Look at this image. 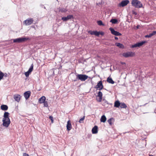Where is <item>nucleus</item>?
<instances>
[{
  "instance_id": "obj_1",
  "label": "nucleus",
  "mask_w": 156,
  "mask_h": 156,
  "mask_svg": "<svg viewBox=\"0 0 156 156\" xmlns=\"http://www.w3.org/2000/svg\"><path fill=\"white\" fill-rule=\"evenodd\" d=\"M9 114L8 112H4L3 115L4 118L2 119V125L3 126L6 127L9 126L10 123V119L9 117Z\"/></svg>"
},
{
  "instance_id": "obj_2",
  "label": "nucleus",
  "mask_w": 156,
  "mask_h": 156,
  "mask_svg": "<svg viewBox=\"0 0 156 156\" xmlns=\"http://www.w3.org/2000/svg\"><path fill=\"white\" fill-rule=\"evenodd\" d=\"M132 6L137 8L143 7V5L141 2L138 0H132L131 1Z\"/></svg>"
},
{
  "instance_id": "obj_3",
  "label": "nucleus",
  "mask_w": 156,
  "mask_h": 156,
  "mask_svg": "<svg viewBox=\"0 0 156 156\" xmlns=\"http://www.w3.org/2000/svg\"><path fill=\"white\" fill-rule=\"evenodd\" d=\"M76 79L74 80V81L77 80V79L80 80L82 81H84L87 79L88 76L84 74H77L76 75Z\"/></svg>"
},
{
  "instance_id": "obj_4",
  "label": "nucleus",
  "mask_w": 156,
  "mask_h": 156,
  "mask_svg": "<svg viewBox=\"0 0 156 156\" xmlns=\"http://www.w3.org/2000/svg\"><path fill=\"white\" fill-rule=\"evenodd\" d=\"M30 38L28 37H20L13 40V42L15 43H20L30 40Z\"/></svg>"
},
{
  "instance_id": "obj_5",
  "label": "nucleus",
  "mask_w": 156,
  "mask_h": 156,
  "mask_svg": "<svg viewBox=\"0 0 156 156\" xmlns=\"http://www.w3.org/2000/svg\"><path fill=\"white\" fill-rule=\"evenodd\" d=\"M34 20L33 18H28L26 20L23 22L24 24H25L26 26L30 25L33 22Z\"/></svg>"
},
{
  "instance_id": "obj_6",
  "label": "nucleus",
  "mask_w": 156,
  "mask_h": 156,
  "mask_svg": "<svg viewBox=\"0 0 156 156\" xmlns=\"http://www.w3.org/2000/svg\"><path fill=\"white\" fill-rule=\"evenodd\" d=\"M129 2L128 0H123L118 5V6L119 7H123L126 6Z\"/></svg>"
},
{
  "instance_id": "obj_7",
  "label": "nucleus",
  "mask_w": 156,
  "mask_h": 156,
  "mask_svg": "<svg viewBox=\"0 0 156 156\" xmlns=\"http://www.w3.org/2000/svg\"><path fill=\"white\" fill-rule=\"evenodd\" d=\"M134 55V53L132 52L128 51L122 54V55L125 57L127 58L129 57H132Z\"/></svg>"
},
{
  "instance_id": "obj_8",
  "label": "nucleus",
  "mask_w": 156,
  "mask_h": 156,
  "mask_svg": "<svg viewBox=\"0 0 156 156\" xmlns=\"http://www.w3.org/2000/svg\"><path fill=\"white\" fill-rule=\"evenodd\" d=\"M146 42H147V41H143L141 42H138L133 45L131 47L132 48H134L137 47H139L143 45L144 44H145Z\"/></svg>"
},
{
  "instance_id": "obj_9",
  "label": "nucleus",
  "mask_w": 156,
  "mask_h": 156,
  "mask_svg": "<svg viewBox=\"0 0 156 156\" xmlns=\"http://www.w3.org/2000/svg\"><path fill=\"white\" fill-rule=\"evenodd\" d=\"M109 30L111 31V33L115 36H121L122 35L119 32L116 31L115 30L111 27L109 28Z\"/></svg>"
},
{
  "instance_id": "obj_10",
  "label": "nucleus",
  "mask_w": 156,
  "mask_h": 156,
  "mask_svg": "<svg viewBox=\"0 0 156 156\" xmlns=\"http://www.w3.org/2000/svg\"><path fill=\"white\" fill-rule=\"evenodd\" d=\"M103 87L101 81H99L97 85L95 87L96 88H99V90H102Z\"/></svg>"
},
{
  "instance_id": "obj_11",
  "label": "nucleus",
  "mask_w": 156,
  "mask_h": 156,
  "mask_svg": "<svg viewBox=\"0 0 156 156\" xmlns=\"http://www.w3.org/2000/svg\"><path fill=\"white\" fill-rule=\"evenodd\" d=\"M73 18V16L72 15H68L66 17H63L62 18V20L64 21H66L67 20Z\"/></svg>"
},
{
  "instance_id": "obj_12",
  "label": "nucleus",
  "mask_w": 156,
  "mask_h": 156,
  "mask_svg": "<svg viewBox=\"0 0 156 156\" xmlns=\"http://www.w3.org/2000/svg\"><path fill=\"white\" fill-rule=\"evenodd\" d=\"M31 94V92L30 91H28L24 93V96L26 100H27L30 97Z\"/></svg>"
},
{
  "instance_id": "obj_13",
  "label": "nucleus",
  "mask_w": 156,
  "mask_h": 156,
  "mask_svg": "<svg viewBox=\"0 0 156 156\" xmlns=\"http://www.w3.org/2000/svg\"><path fill=\"white\" fill-rule=\"evenodd\" d=\"M88 33L92 35H95L97 36H98L99 35V34L98 32L97 31H89Z\"/></svg>"
},
{
  "instance_id": "obj_14",
  "label": "nucleus",
  "mask_w": 156,
  "mask_h": 156,
  "mask_svg": "<svg viewBox=\"0 0 156 156\" xmlns=\"http://www.w3.org/2000/svg\"><path fill=\"white\" fill-rule=\"evenodd\" d=\"M21 98V96L18 94H15L14 95V98L15 100L17 102H19L20 101Z\"/></svg>"
},
{
  "instance_id": "obj_15",
  "label": "nucleus",
  "mask_w": 156,
  "mask_h": 156,
  "mask_svg": "<svg viewBox=\"0 0 156 156\" xmlns=\"http://www.w3.org/2000/svg\"><path fill=\"white\" fill-rule=\"evenodd\" d=\"M66 128L67 129L68 131H69L72 129V125L70 120H69L67 122Z\"/></svg>"
},
{
  "instance_id": "obj_16",
  "label": "nucleus",
  "mask_w": 156,
  "mask_h": 156,
  "mask_svg": "<svg viewBox=\"0 0 156 156\" xmlns=\"http://www.w3.org/2000/svg\"><path fill=\"white\" fill-rule=\"evenodd\" d=\"M98 127L97 126H95L92 129V133L93 134H96L98 133Z\"/></svg>"
},
{
  "instance_id": "obj_17",
  "label": "nucleus",
  "mask_w": 156,
  "mask_h": 156,
  "mask_svg": "<svg viewBox=\"0 0 156 156\" xmlns=\"http://www.w3.org/2000/svg\"><path fill=\"white\" fill-rule=\"evenodd\" d=\"M46 100V98L44 96H43L39 99V102L40 103H43Z\"/></svg>"
},
{
  "instance_id": "obj_18",
  "label": "nucleus",
  "mask_w": 156,
  "mask_h": 156,
  "mask_svg": "<svg viewBox=\"0 0 156 156\" xmlns=\"http://www.w3.org/2000/svg\"><path fill=\"white\" fill-rule=\"evenodd\" d=\"M1 109L4 111H6L8 110V107L6 105H2L1 106Z\"/></svg>"
},
{
  "instance_id": "obj_19",
  "label": "nucleus",
  "mask_w": 156,
  "mask_h": 156,
  "mask_svg": "<svg viewBox=\"0 0 156 156\" xmlns=\"http://www.w3.org/2000/svg\"><path fill=\"white\" fill-rule=\"evenodd\" d=\"M115 45L116 46L121 48H124V46L123 44L119 43H116L115 44Z\"/></svg>"
},
{
  "instance_id": "obj_20",
  "label": "nucleus",
  "mask_w": 156,
  "mask_h": 156,
  "mask_svg": "<svg viewBox=\"0 0 156 156\" xmlns=\"http://www.w3.org/2000/svg\"><path fill=\"white\" fill-rule=\"evenodd\" d=\"M107 81L109 83L113 84L114 83V82L112 80V79L109 77L107 80Z\"/></svg>"
},
{
  "instance_id": "obj_21",
  "label": "nucleus",
  "mask_w": 156,
  "mask_h": 156,
  "mask_svg": "<svg viewBox=\"0 0 156 156\" xmlns=\"http://www.w3.org/2000/svg\"><path fill=\"white\" fill-rule=\"evenodd\" d=\"M120 103L119 101H116L114 103V107L117 108L120 106Z\"/></svg>"
},
{
  "instance_id": "obj_22",
  "label": "nucleus",
  "mask_w": 156,
  "mask_h": 156,
  "mask_svg": "<svg viewBox=\"0 0 156 156\" xmlns=\"http://www.w3.org/2000/svg\"><path fill=\"white\" fill-rule=\"evenodd\" d=\"M106 118L105 115H102L100 119V121L101 122H105L106 121Z\"/></svg>"
},
{
  "instance_id": "obj_23",
  "label": "nucleus",
  "mask_w": 156,
  "mask_h": 156,
  "mask_svg": "<svg viewBox=\"0 0 156 156\" xmlns=\"http://www.w3.org/2000/svg\"><path fill=\"white\" fill-rule=\"evenodd\" d=\"M120 107L121 108H126L127 107L126 105L124 103H120Z\"/></svg>"
},
{
  "instance_id": "obj_24",
  "label": "nucleus",
  "mask_w": 156,
  "mask_h": 156,
  "mask_svg": "<svg viewBox=\"0 0 156 156\" xmlns=\"http://www.w3.org/2000/svg\"><path fill=\"white\" fill-rule=\"evenodd\" d=\"M110 22L112 23L113 24H116L118 22V20L116 19H112L110 21Z\"/></svg>"
},
{
  "instance_id": "obj_25",
  "label": "nucleus",
  "mask_w": 156,
  "mask_h": 156,
  "mask_svg": "<svg viewBox=\"0 0 156 156\" xmlns=\"http://www.w3.org/2000/svg\"><path fill=\"white\" fill-rule=\"evenodd\" d=\"M102 93L100 91L98 92V95L97 96V97L100 98V99H101V98H102Z\"/></svg>"
},
{
  "instance_id": "obj_26",
  "label": "nucleus",
  "mask_w": 156,
  "mask_h": 156,
  "mask_svg": "<svg viewBox=\"0 0 156 156\" xmlns=\"http://www.w3.org/2000/svg\"><path fill=\"white\" fill-rule=\"evenodd\" d=\"M97 23L99 26H104V24L103 23L101 20H98L97 21Z\"/></svg>"
},
{
  "instance_id": "obj_27",
  "label": "nucleus",
  "mask_w": 156,
  "mask_h": 156,
  "mask_svg": "<svg viewBox=\"0 0 156 156\" xmlns=\"http://www.w3.org/2000/svg\"><path fill=\"white\" fill-rule=\"evenodd\" d=\"M33 64H32L31 66L29 69L28 70V71H29V72H30V73L32 71L33 69Z\"/></svg>"
},
{
  "instance_id": "obj_28",
  "label": "nucleus",
  "mask_w": 156,
  "mask_h": 156,
  "mask_svg": "<svg viewBox=\"0 0 156 156\" xmlns=\"http://www.w3.org/2000/svg\"><path fill=\"white\" fill-rule=\"evenodd\" d=\"M113 120V118H111L110 119H109L108 120V121L109 124L110 125H112V121Z\"/></svg>"
},
{
  "instance_id": "obj_29",
  "label": "nucleus",
  "mask_w": 156,
  "mask_h": 156,
  "mask_svg": "<svg viewBox=\"0 0 156 156\" xmlns=\"http://www.w3.org/2000/svg\"><path fill=\"white\" fill-rule=\"evenodd\" d=\"M43 103H44V107H48V103L47 101H45Z\"/></svg>"
},
{
  "instance_id": "obj_30",
  "label": "nucleus",
  "mask_w": 156,
  "mask_h": 156,
  "mask_svg": "<svg viewBox=\"0 0 156 156\" xmlns=\"http://www.w3.org/2000/svg\"><path fill=\"white\" fill-rule=\"evenodd\" d=\"M103 101H104V102L103 103V105L105 106L106 105H108V102L107 101L104 100Z\"/></svg>"
},
{
  "instance_id": "obj_31",
  "label": "nucleus",
  "mask_w": 156,
  "mask_h": 156,
  "mask_svg": "<svg viewBox=\"0 0 156 156\" xmlns=\"http://www.w3.org/2000/svg\"><path fill=\"white\" fill-rule=\"evenodd\" d=\"M85 118V116H83V117L80 120H79V122L80 123H82L83 121L84 120Z\"/></svg>"
},
{
  "instance_id": "obj_32",
  "label": "nucleus",
  "mask_w": 156,
  "mask_h": 156,
  "mask_svg": "<svg viewBox=\"0 0 156 156\" xmlns=\"http://www.w3.org/2000/svg\"><path fill=\"white\" fill-rule=\"evenodd\" d=\"M30 73L28 71L27 72L25 73V74L26 77H28L29 76V74Z\"/></svg>"
},
{
  "instance_id": "obj_33",
  "label": "nucleus",
  "mask_w": 156,
  "mask_h": 156,
  "mask_svg": "<svg viewBox=\"0 0 156 156\" xmlns=\"http://www.w3.org/2000/svg\"><path fill=\"white\" fill-rule=\"evenodd\" d=\"M152 36L151 34L150 33L149 35H146L145 36V37L146 38L147 37H151Z\"/></svg>"
},
{
  "instance_id": "obj_34",
  "label": "nucleus",
  "mask_w": 156,
  "mask_h": 156,
  "mask_svg": "<svg viewBox=\"0 0 156 156\" xmlns=\"http://www.w3.org/2000/svg\"><path fill=\"white\" fill-rule=\"evenodd\" d=\"M102 98H101V99H100V98H98V97H96V100L99 102H101L102 100Z\"/></svg>"
},
{
  "instance_id": "obj_35",
  "label": "nucleus",
  "mask_w": 156,
  "mask_h": 156,
  "mask_svg": "<svg viewBox=\"0 0 156 156\" xmlns=\"http://www.w3.org/2000/svg\"><path fill=\"white\" fill-rule=\"evenodd\" d=\"M151 34L152 35V36L155 35L156 34V31H154L152 32L151 33Z\"/></svg>"
},
{
  "instance_id": "obj_36",
  "label": "nucleus",
  "mask_w": 156,
  "mask_h": 156,
  "mask_svg": "<svg viewBox=\"0 0 156 156\" xmlns=\"http://www.w3.org/2000/svg\"><path fill=\"white\" fill-rule=\"evenodd\" d=\"M49 118L51 120L52 123H53V117L52 116H49Z\"/></svg>"
},
{
  "instance_id": "obj_37",
  "label": "nucleus",
  "mask_w": 156,
  "mask_h": 156,
  "mask_svg": "<svg viewBox=\"0 0 156 156\" xmlns=\"http://www.w3.org/2000/svg\"><path fill=\"white\" fill-rule=\"evenodd\" d=\"M23 156H29V155L26 153H24Z\"/></svg>"
},
{
  "instance_id": "obj_38",
  "label": "nucleus",
  "mask_w": 156,
  "mask_h": 156,
  "mask_svg": "<svg viewBox=\"0 0 156 156\" xmlns=\"http://www.w3.org/2000/svg\"><path fill=\"white\" fill-rule=\"evenodd\" d=\"M99 33V35L100 34H101L102 35H103L104 34V33L102 32H98Z\"/></svg>"
},
{
  "instance_id": "obj_39",
  "label": "nucleus",
  "mask_w": 156,
  "mask_h": 156,
  "mask_svg": "<svg viewBox=\"0 0 156 156\" xmlns=\"http://www.w3.org/2000/svg\"><path fill=\"white\" fill-rule=\"evenodd\" d=\"M7 74L6 73H3V77H6L7 76Z\"/></svg>"
},
{
  "instance_id": "obj_40",
  "label": "nucleus",
  "mask_w": 156,
  "mask_h": 156,
  "mask_svg": "<svg viewBox=\"0 0 156 156\" xmlns=\"http://www.w3.org/2000/svg\"><path fill=\"white\" fill-rule=\"evenodd\" d=\"M66 11V10L65 9H63L61 10L62 12H65Z\"/></svg>"
},
{
  "instance_id": "obj_41",
  "label": "nucleus",
  "mask_w": 156,
  "mask_h": 156,
  "mask_svg": "<svg viewBox=\"0 0 156 156\" xmlns=\"http://www.w3.org/2000/svg\"><path fill=\"white\" fill-rule=\"evenodd\" d=\"M133 13L134 14V15H137V12H136L134 11H133Z\"/></svg>"
},
{
  "instance_id": "obj_42",
  "label": "nucleus",
  "mask_w": 156,
  "mask_h": 156,
  "mask_svg": "<svg viewBox=\"0 0 156 156\" xmlns=\"http://www.w3.org/2000/svg\"><path fill=\"white\" fill-rule=\"evenodd\" d=\"M115 40H117L118 39V38L116 37H115Z\"/></svg>"
},
{
  "instance_id": "obj_43",
  "label": "nucleus",
  "mask_w": 156,
  "mask_h": 156,
  "mask_svg": "<svg viewBox=\"0 0 156 156\" xmlns=\"http://www.w3.org/2000/svg\"><path fill=\"white\" fill-rule=\"evenodd\" d=\"M41 6L42 7H44V6L42 5H41Z\"/></svg>"
},
{
  "instance_id": "obj_44",
  "label": "nucleus",
  "mask_w": 156,
  "mask_h": 156,
  "mask_svg": "<svg viewBox=\"0 0 156 156\" xmlns=\"http://www.w3.org/2000/svg\"><path fill=\"white\" fill-rule=\"evenodd\" d=\"M139 27V25H138L136 27V28H138Z\"/></svg>"
},
{
  "instance_id": "obj_45",
  "label": "nucleus",
  "mask_w": 156,
  "mask_h": 156,
  "mask_svg": "<svg viewBox=\"0 0 156 156\" xmlns=\"http://www.w3.org/2000/svg\"><path fill=\"white\" fill-rule=\"evenodd\" d=\"M44 9H46L45 7V6H44Z\"/></svg>"
},
{
  "instance_id": "obj_46",
  "label": "nucleus",
  "mask_w": 156,
  "mask_h": 156,
  "mask_svg": "<svg viewBox=\"0 0 156 156\" xmlns=\"http://www.w3.org/2000/svg\"><path fill=\"white\" fill-rule=\"evenodd\" d=\"M122 64H125V63H124V62H123V63H122Z\"/></svg>"
},
{
  "instance_id": "obj_47",
  "label": "nucleus",
  "mask_w": 156,
  "mask_h": 156,
  "mask_svg": "<svg viewBox=\"0 0 156 156\" xmlns=\"http://www.w3.org/2000/svg\"><path fill=\"white\" fill-rule=\"evenodd\" d=\"M149 156H153L152 155H149Z\"/></svg>"
}]
</instances>
